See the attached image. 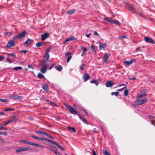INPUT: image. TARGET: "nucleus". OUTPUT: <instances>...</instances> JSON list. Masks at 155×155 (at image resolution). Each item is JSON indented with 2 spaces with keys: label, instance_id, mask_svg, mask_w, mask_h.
Listing matches in <instances>:
<instances>
[{
  "label": "nucleus",
  "instance_id": "obj_1",
  "mask_svg": "<svg viewBox=\"0 0 155 155\" xmlns=\"http://www.w3.org/2000/svg\"><path fill=\"white\" fill-rule=\"evenodd\" d=\"M47 140V141L49 142H51L52 143V144H54L55 146H56L58 148H60V149L63 150L64 149L58 143H57L55 141H54L53 140H51L49 139H48L45 138V137L44 138H41V137H40L39 138V140H41L42 141H43L44 140Z\"/></svg>",
  "mask_w": 155,
  "mask_h": 155
},
{
  "label": "nucleus",
  "instance_id": "obj_2",
  "mask_svg": "<svg viewBox=\"0 0 155 155\" xmlns=\"http://www.w3.org/2000/svg\"><path fill=\"white\" fill-rule=\"evenodd\" d=\"M28 34L26 31H22L19 33L18 35H15L13 37V39L15 40L17 39H21L25 37Z\"/></svg>",
  "mask_w": 155,
  "mask_h": 155
},
{
  "label": "nucleus",
  "instance_id": "obj_3",
  "mask_svg": "<svg viewBox=\"0 0 155 155\" xmlns=\"http://www.w3.org/2000/svg\"><path fill=\"white\" fill-rule=\"evenodd\" d=\"M64 105L68 109L71 114H78V112L71 106L65 103L64 104Z\"/></svg>",
  "mask_w": 155,
  "mask_h": 155
},
{
  "label": "nucleus",
  "instance_id": "obj_4",
  "mask_svg": "<svg viewBox=\"0 0 155 155\" xmlns=\"http://www.w3.org/2000/svg\"><path fill=\"white\" fill-rule=\"evenodd\" d=\"M31 150V148L27 147H19L15 151L16 153L21 152L23 151H28Z\"/></svg>",
  "mask_w": 155,
  "mask_h": 155
},
{
  "label": "nucleus",
  "instance_id": "obj_5",
  "mask_svg": "<svg viewBox=\"0 0 155 155\" xmlns=\"http://www.w3.org/2000/svg\"><path fill=\"white\" fill-rule=\"evenodd\" d=\"M147 100V98H145L144 99H137L135 101L136 103L139 105H141L144 103Z\"/></svg>",
  "mask_w": 155,
  "mask_h": 155
},
{
  "label": "nucleus",
  "instance_id": "obj_6",
  "mask_svg": "<svg viewBox=\"0 0 155 155\" xmlns=\"http://www.w3.org/2000/svg\"><path fill=\"white\" fill-rule=\"evenodd\" d=\"M109 55L107 53L104 54V56L102 58V59L104 60L103 63H107L108 62V59L109 58Z\"/></svg>",
  "mask_w": 155,
  "mask_h": 155
},
{
  "label": "nucleus",
  "instance_id": "obj_7",
  "mask_svg": "<svg viewBox=\"0 0 155 155\" xmlns=\"http://www.w3.org/2000/svg\"><path fill=\"white\" fill-rule=\"evenodd\" d=\"M13 40L12 41H9L6 45V47L8 48H10L11 46H14L15 45V41Z\"/></svg>",
  "mask_w": 155,
  "mask_h": 155
},
{
  "label": "nucleus",
  "instance_id": "obj_8",
  "mask_svg": "<svg viewBox=\"0 0 155 155\" xmlns=\"http://www.w3.org/2000/svg\"><path fill=\"white\" fill-rule=\"evenodd\" d=\"M49 34L48 33H45L43 34H42L41 35V40L42 41H45L47 38H48L49 36Z\"/></svg>",
  "mask_w": 155,
  "mask_h": 155
},
{
  "label": "nucleus",
  "instance_id": "obj_9",
  "mask_svg": "<svg viewBox=\"0 0 155 155\" xmlns=\"http://www.w3.org/2000/svg\"><path fill=\"white\" fill-rule=\"evenodd\" d=\"M82 78L84 81V82H86L90 78V76L87 73H86L83 75Z\"/></svg>",
  "mask_w": 155,
  "mask_h": 155
},
{
  "label": "nucleus",
  "instance_id": "obj_10",
  "mask_svg": "<svg viewBox=\"0 0 155 155\" xmlns=\"http://www.w3.org/2000/svg\"><path fill=\"white\" fill-rule=\"evenodd\" d=\"M20 142L21 143H23L25 144H28L30 145H31L33 146L34 145L35 143H34L31 142H30L28 141H27L25 140H20Z\"/></svg>",
  "mask_w": 155,
  "mask_h": 155
},
{
  "label": "nucleus",
  "instance_id": "obj_11",
  "mask_svg": "<svg viewBox=\"0 0 155 155\" xmlns=\"http://www.w3.org/2000/svg\"><path fill=\"white\" fill-rule=\"evenodd\" d=\"M135 59H132L129 61H125L124 64L126 65L129 66L136 61Z\"/></svg>",
  "mask_w": 155,
  "mask_h": 155
},
{
  "label": "nucleus",
  "instance_id": "obj_12",
  "mask_svg": "<svg viewBox=\"0 0 155 155\" xmlns=\"http://www.w3.org/2000/svg\"><path fill=\"white\" fill-rule=\"evenodd\" d=\"M145 40L146 41L151 44H155V42L151 38L146 37L145 38Z\"/></svg>",
  "mask_w": 155,
  "mask_h": 155
},
{
  "label": "nucleus",
  "instance_id": "obj_13",
  "mask_svg": "<svg viewBox=\"0 0 155 155\" xmlns=\"http://www.w3.org/2000/svg\"><path fill=\"white\" fill-rule=\"evenodd\" d=\"M43 66L42 67L41 69V71L43 73H45L46 72L48 67L47 65L44 64V65H43Z\"/></svg>",
  "mask_w": 155,
  "mask_h": 155
},
{
  "label": "nucleus",
  "instance_id": "obj_14",
  "mask_svg": "<svg viewBox=\"0 0 155 155\" xmlns=\"http://www.w3.org/2000/svg\"><path fill=\"white\" fill-rule=\"evenodd\" d=\"M75 39V38L72 36H71L69 37V38H67L63 42V44H64L67 43L69 41H71L73 40H74Z\"/></svg>",
  "mask_w": 155,
  "mask_h": 155
},
{
  "label": "nucleus",
  "instance_id": "obj_15",
  "mask_svg": "<svg viewBox=\"0 0 155 155\" xmlns=\"http://www.w3.org/2000/svg\"><path fill=\"white\" fill-rule=\"evenodd\" d=\"M50 57L49 54H45V55L43 59V61L42 63H41V65H44V63L45 62V61L47 60H48L49 59Z\"/></svg>",
  "mask_w": 155,
  "mask_h": 155
},
{
  "label": "nucleus",
  "instance_id": "obj_16",
  "mask_svg": "<svg viewBox=\"0 0 155 155\" xmlns=\"http://www.w3.org/2000/svg\"><path fill=\"white\" fill-rule=\"evenodd\" d=\"M71 52H68L66 53V56L68 57L67 62L68 63L72 58Z\"/></svg>",
  "mask_w": 155,
  "mask_h": 155
},
{
  "label": "nucleus",
  "instance_id": "obj_17",
  "mask_svg": "<svg viewBox=\"0 0 155 155\" xmlns=\"http://www.w3.org/2000/svg\"><path fill=\"white\" fill-rule=\"evenodd\" d=\"M42 87L43 90L45 91L46 92H48L49 90L48 85L47 84H45L42 85Z\"/></svg>",
  "mask_w": 155,
  "mask_h": 155
},
{
  "label": "nucleus",
  "instance_id": "obj_18",
  "mask_svg": "<svg viewBox=\"0 0 155 155\" xmlns=\"http://www.w3.org/2000/svg\"><path fill=\"white\" fill-rule=\"evenodd\" d=\"M107 87H110L113 85V82L110 81H107L105 84Z\"/></svg>",
  "mask_w": 155,
  "mask_h": 155
},
{
  "label": "nucleus",
  "instance_id": "obj_19",
  "mask_svg": "<svg viewBox=\"0 0 155 155\" xmlns=\"http://www.w3.org/2000/svg\"><path fill=\"white\" fill-rule=\"evenodd\" d=\"M129 9L133 13H135L136 11L135 8L131 5H130L129 6Z\"/></svg>",
  "mask_w": 155,
  "mask_h": 155
},
{
  "label": "nucleus",
  "instance_id": "obj_20",
  "mask_svg": "<svg viewBox=\"0 0 155 155\" xmlns=\"http://www.w3.org/2000/svg\"><path fill=\"white\" fill-rule=\"evenodd\" d=\"M32 41H33L32 40L28 38L26 41L24 42V45H26L27 46H28L29 44Z\"/></svg>",
  "mask_w": 155,
  "mask_h": 155
},
{
  "label": "nucleus",
  "instance_id": "obj_21",
  "mask_svg": "<svg viewBox=\"0 0 155 155\" xmlns=\"http://www.w3.org/2000/svg\"><path fill=\"white\" fill-rule=\"evenodd\" d=\"M18 119V117L17 116L14 115L11 117V119L13 121H15L17 120Z\"/></svg>",
  "mask_w": 155,
  "mask_h": 155
},
{
  "label": "nucleus",
  "instance_id": "obj_22",
  "mask_svg": "<svg viewBox=\"0 0 155 155\" xmlns=\"http://www.w3.org/2000/svg\"><path fill=\"white\" fill-rule=\"evenodd\" d=\"M45 43V42H38L36 43V46L37 47L41 46L43 45H44Z\"/></svg>",
  "mask_w": 155,
  "mask_h": 155
},
{
  "label": "nucleus",
  "instance_id": "obj_23",
  "mask_svg": "<svg viewBox=\"0 0 155 155\" xmlns=\"http://www.w3.org/2000/svg\"><path fill=\"white\" fill-rule=\"evenodd\" d=\"M56 70H58L59 71H61L63 67L62 66L60 65H58L55 67Z\"/></svg>",
  "mask_w": 155,
  "mask_h": 155
},
{
  "label": "nucleus",
  "instance_id": "obj_24",
  "mask_svg": "<svg viewBox=\"0 0 155 155\" xmlns=\"http://www.w3.org/2000/svg\"><path fill=\"white\" fill-rule=\"evenodd\" d=\"M102 153L104 155H111L110 152L105 150H102Z\"/></svg>",
  "mask_w": 155,
  "mask_h": 155
},
{
  "label": "nucleus",
  "instance_id": "obj_25",
  "mask_svg": "<svg viewBox=\"0 0 155 155\" xmlns=\"http://www.w3.org/2000/svg\"><path fill=\"white\" fill-rule=\"evenodd\" d=\"M147 94H143L141 93V94L137 96V98H140L143 97H145L146 96Z\"/></svg>",
  "mask_w": 155,
  "mask_h": 155
},
{
  "label": "nucleus",
  "instance_id": "obj_26",
  "mask_svg": "<svg viewBox=\"0 0 155 155\" xmlns=\"http://www.w3.org/2000/svg\"><path fill=\"white\" fill-rule=\"evenodd\" d=\"M36 133H39L41 134H44V135L46 136H47V135H48V133H47L45 132H43L42 131H36Z\"/></svg>",
  "mask_w": 155,
  "mask_h": 155
},
{
  "label": "nucleus",
  "instance_id": "obj_27",
  "mask_svg": "<svg viewBox=\"0 0 155 155\" xmlns=\"http://www.w3.org/2000/svg\"><path fill=\"white\" fill-rule=\"evenodd\" d=\"M17 95H16L15 94H10L9 95V97L13 98L15 99H17Z\"/></svg>",
  "mask_w": 155,
  "mask_h": 155
},
{
  "label": "nucleus",
  "instance_id": "obj_28",
  "mask_svg": "<svg viewBox=\"0 0 155 155\" xmlns=\"http://www.w3.org/2000/svg\"><path fill=\"white\" fill-rule=\"evenodd\" d=\"M90 82L92 83L95 84L96 86H97L98 84V81L96 80H93L91 81Z\"/></svg>",
  "mask_w": 155,
  "mask_h": 155
},
{
  "label": "nucleus",
  "instance_id": "obj_29",
  "mask_svg": "<svg viewBox=\"0 0 155 155\" xmlns=\"http://www.w3.org/2000/svg\"><path fill=\"white\" fill-rule=\"evenodd\" d=\"M75 12V10L74 9H72L71 10L68 11L67 12V13L68 14H71L74 13Z\"/></svg>",
  "mask_w": 155,
  "mask_h": 155
},
{
  "label": "nucleus",
  "instance_id": "obj_30",
  "mask_svg": "<svg viewBox=\"0 0 155 155\" xmlns=\"http://www.w3.org/2000/svg\"><path fill=\"white\" fill-rule=\"evenodd\" d=\"M118 38L119 39H122L124 38H127V36L126 35H123V36H118Z\"/></svg>",
  "mask_w": 155,
  "mask_h": 155
},
{
  "label": "nucleus",
  "instance_id": "obj_31",
  "mask_svg": "<svg viewBox=\"0 0 155 155\" xmlns=\"http://www.w3.org/2000/svg\"><path fill=\"white\" fill-rule=\"evenodd\" d=\"M37 76L38 78L41 79L43 78H44V76L41 73H39L38 74Z\"/></svg>",
  "mask_w": 155,
  "mask_h": 155
},
{
  "label": "nucleus",
  "instance_id": "obj_32",
  "mask_svg": "<svg viewBox=\"0 0 155 155\" xmlns=\"http://www.w3.org/2000/svg\"><path fill=\"white\" fill-rule=\"evenodd\" d=\"M34 146H37V147H40L42 148L43 149H45V147L44 146H41L40 145L36 143H35Z\"/></svg>",
  "mask_w": 155,
  "mask_h": 155
},
{
  "label": "nucleus",
  "instance_id": "obj_33",
  "mask_svg": "<svg viewBox=\"0 0 155 155\" xmlns=\"http://www.w3.org/2000/svg\"><path fill=\"white\" fill-rule=\"evenodd\" d=\"M22 67H15L14 68V70L15 71H18L19 70L21 69H22Z\"/></svg>",
  "mask_w": 155,
  "mask_h": 155
},
{
  "label": "nucleus",
  "instance_id": "obj_34",
  "mask_svg": "<svg viewBox=\"0 0 155 155\" xmlns=\"http://www.w3.org/2000/svg\"><path fill=\"white\" fill-rule=\"evenodd\" d=\"M68 128L70 130H72L73 132L75 133L76 132V130L75 129V128L74 127H68Z\"/></svg>",
  "mask_w": 155,
  "mask_h": 155
},
{
  "label": "nucleus",
  "instance_id": "obj_35",
  "mask_svg": "<svg viewBox=\"0 0 155 155\" xmlns=\"http://www.w3.org/2000/svg\"><path fill=\"white\" fill-rule=\"evenodd\" d=\"M111 94L112 96L115 95V96H117L119 94V92H112L111 93Z\"/></svg>",
  "mask_w": 155,
  "mask_h": 155
},
{
  "label": "nucleus",
  "instance_id": "obj_36",
  "mask_svg": "<svg viewBox=\"0 0 155 155\" xmlns=\"http://www.w3.org/2000/svg\"><path fill=\"white\" fill-rule=\"evenodd\" d=\"M128 93H129V90H128L127 89H125L124 91V95L125 96H127L128 94Z\"/></svg>",
  "mask_w": 155,
  "mask_h": 155
},
{
  "label": "nucleus",
  "instance_id": "obj_37",
  "mask_svg": "<svg viewBox=\"0 0 155 155\" xmlns=\"http://www.w3.org/2000/svg\"><path fill=\"white\" fill-rule=\"evenodd\" d=\"M8 57H12L14 58H15L16 57V55L15 54H8Z\"/></svg>",
  "mask_w": 155,
  "mask_h": 155
},
{
  "label": "nucleus",
  "instance_id": "obj_38",
  "mask_svg": "<svg viewBox=\"0 0 155 155\" xmlns=\"http://www.w3.org/2000/svg\"><path fill=\"white\" fill-rule=\"evenodd\" d=\"M90 49L94 53H96V51L94 50V48L93 45H92L90 48Z\"/></svg>",
  "mask_w": 155,
  "mask_h": 155
},
{
  "label": "nucleus",
  "instance_id": "obj_39",
  "mask_svg": "<svg viewBox=\"0 0 155 155\" xmlns=\"http://www.w3.org/2000/svg\"><path fill=\"white\" fill-rule=\"evenodd\" d=\"M14 110V109L13 108H6L4 109V110L5 111H13Z\"/></svg>",
  "mask_w": 155,
  "mask_h": 155
},
{
  "label": "nucleus",
  "instance_id": "obj_40",
  "mask_svg": "<svg viewBox=\"0 0 155 155\" xmlns=\"http://www.w3.org/2000/svg\"><path fill=\"white\" fill-rule=\"evenodd\" d=\"M51 47H49L46 50V54H49V52L50 51V49H51Z\"/></svg>",
  "mask_w": 155,
  "mask_h": 155
},
{
  "label": "nucleus",
  "instance_id": "obj_41",
  "mask_svg": "<svg viewBox=\"0 0 155 155\" xmlns=\"http://www.w3.org/2000/svg\"><path fill=\"white\" fill-rule=\"evenodd\" d=\"M113 23H115V24L118 25H120V23L119 21H118L116 20H114V22Z\"/></svg>",
  "mask_w": 155,
  "mask_h": 155
},
{
  "label": "nucleus",
  "instance_id": "obj_42",
  "mask_svg": "<svg viewBox=\"0 0 155 155\" xmlns=\"http://www.w3.org/2000/svg\"><path fill=\"white\" fill-rule=\"evenodd\" d=\"M82 120L84 123H85L87 124H88L87 123V120L85 119L84 118H83V119Z\"/></svg>",
  "mask_w": 155,
  "mask_h": 155
},
{
  "label": "nucleus",
  "instance_id": "obj_43",
  "mask_svg": "<svg viewBox=\"0 0 155 155\" xmlns=\"http://www.w3.org/2000/svg\"><path fill=\"white\" fill-rule=\"evenodd\" d=\"M77 115L78 116L79 118L81 120H82L83 119V118H84V117H83V116L80 115V114H78H78H77Z\"/></svg>",
  "mask_w": 155,
  "mask_h": 155
},
{
  "label": "nucleus",
  "instance_id": "obj_44",
  "mask_svg": "<svg viewBox=\"0 0 155 155\" xmlns=\"http://www.w3.org/2000/svg\"><path fill=\"white\" fill-rule=\"evenodd\" d=\"M81 49L84 51H87V48L83 46L81 47Z\"/></svg>",
  "mask_w": 155,
  "mask_h": 155
},
{
  "label": "nucleus",
  "instance_id": "obj_45",
  "mask_svg": "<svg viewBox=\"0 0 155 155\" xmlns=\"http://www.w3.org/2000/svg\"><path fill=\"white\" fill-rule=\"evenodd\" d=\"M2 129H4V130H7V128H5L3 127H2L1 126V125H0V130H2Z\"/></svg>",
  "mask_w": 155,
  "mask_h": 155
},
{
  "label": "nucleus",
  "instance_id": "obj_46",
  "mask_svg": "<svg viewBox=\"0 0 155 155\" xmlns=\"http://www.w3.org/2000/svg\"><path fill=\"white\" fill-rule=\"evenodd\" d=\"M84 67H85V64H83L81 66L80 68V69L81 70H84Z\"/></svg>",
  "mask_w": 155,
  "mask_h": 155
},
{
  "label": "nucleus",
  "instance_id": "obj_47",
  "mask_svg": "<svg viewBox=\"0 0 155 155\" xmlns=\"http://www.w3.org/2000/svg\"><path fill=\"white\" fill-rule=\"evenodd\" d=\"M99 48L101 50H104V45H101L99 47Z\"/></svg>",
  "mask_w": 155,
  "mask_h": 155
},
{
  "label": "nucleus",
  "instance_id": "obj_48",
  "mask_svg": "<svg viewBox=\"0 0 155 155\" xmlns=\"http://www.w3.org/2000/svg\"><path fill=\"white\" fill-rule=\"evenodd\" d=\"M146 89H145L142 91L141 92V93L143 94H146L145 93H146Z\"/></svg>",
  "mask_w": 155,
  "mask_h": 155
},
{
  "label": "nucleus",
  "instance_id": "obj_49",
  "mask_svg": "<svg viewBox=\"0 0 155 155\" xmlns=\"http://www.w3.org/2000/svg\"><path fill=\"white\" fill-rule=\"evenodd\" d=\"M17 99H19L20 100H21L23 98V97L22 96H19L17 95Z\"/></svg>",
  "mask_w": 155,
  "mask_h": 155
},
{
  "label": "nucleus",
  "instance_id": "obj_50",
  "mask_svg": "<svg viewBox=\"0 0 155 155\" xmlns=\"http://www.w3.org/2000/svg\"><path fill=\"white\" fill-rule=\"evenodd\" d=\"M31 137L32 138H34L35 139H36L37 140H39V137H37L35 136H31Z\"/></svg>",
  "mask_w": 155,
  "mask_h": 155
},
{
  "label": "nucleus",
  "instance_id": "obj_51",
  "mask_svg": "<svg viewBox=\"0 0 155 155\" xmlns=\"http://www.w3.org/2000/svg\"><path fill=\"white\" fill-rule=\"evenodd\" d=\"M27 51L26 50H21L20 51V52L23 53L25 54H26Z\"/></svg>",
  "mask_w": 155,
  "mask_h": 155
},
{
  "label": "nucleus",
  "instance_id": "obj_52",
  "mask_svg": "<svg viewBox=\"0 0 155 155\" xmlns=\"http://www.w3.org/2000/svg\"><path fill=\"white\" fill-rule=\"evenodd\" d=\"M0 134L3 135H7V134L5 132H0Z\"/></svg>",
  "mask_w": 155,
  "mask_h": 155
},
{
  "label": "nucleus",
  "instance_id": "obj_53",
  "mask_svg": "<svg viewBox=\"0 0 155 155\" xmlns=\"http://www.w3.org/2000/svg\"><path fill=\"white\" fill-rule=\"evenodd\" d=\"M48 148L50 150H51L52 152H54V153H56V152L57 151H56V150H54L52 149H51V148H50V147H48Z\"/></svg>",
  "mask_w": 155,
  "mask_h": 155
},
{
  "label": "nucleus",
  "instance_id": "obj_54",
  "mask_svg": "<svg viewBox=\"0 0 155 155\" xmlns=\"http://www.w3.org/2000/svg\"><path fill=\"white\" fill-rule=\"evenodd\" d=\"M7 61L10 63H11L12 62V61L11 59H10L9 58H7Z\"/></svg>",
  "mask_w": 155,
  "mask_h": 155
},
{
  "label": "nucleus",
  "instance_id": "obj_55",
  "mask_svg": "<svg viewBox=\"0 0 155 155\" xmlns=\"http://www.w3.org/2000/svg\"><path fill=\"white\" fill-rule=\"evenodd\" d=\"M0 101L2 102H5L7 101L5 99H2L0 98Z\"/></svg>",
  "mask_w": 155,
  "mask_h": 155
},
{
  "label": "nucleus",
  "instance_id": "obj_56",
  "mask_svg": "<svg viewBox=\"0 0 155 155\" xmlns=\"http://www.w3.org/2000/svg\"><path fill=\"white\" fill-rule=\"evenodd\" d=\"M92 153L93 155H96V152L94 150H92Z\"/></svg>",
  "mask_w": 155,
  "mask_h": 155
},
{
  "label": "nucleus",
  "instance_id": "obj_57",
  "mask_svg": "<svg viewBox=\"0 0 155 155\" xmlns=\"http://www.w3.org/2000/svg\"><path fill=\"white\" fill-rule=\"evenodd\" d=\"M107 21L110 23H113L114 22V20L112 19H109V20H107Z\"/></svg>",
  "mask_w": 155,
  "mask_h": 155
},
{
  "label": "nucleus",
  "instance_id": "obj_58",
  "mask_svg": "<svg viewBox=\"0 0 155 155\" xmlns=\"http://www.w3.org/2000/svg\"><path fill=\"white\" fill-rule=\"evenodd\" d=\"M93 131L94 133H97L98 132V131L97 130V129L96 128L94 129Z\"/></svg>",
  "mask_w": 155,
  "mask_h": 155
},
{
  "label": "nucleus",
  "instance_id": "obj_59",
  "mask_svg": "<svg viewBox=\"0 0 155 155\" xmlns=\"http://www.w3.org/2000/svg\"><path fill=\"white\" fill-rule=\"evenodd\" d=\"M4 57L3 56H0V61H1L2 59L4 58Z\"/></svg>",
  "mask_w": 155,
  "mask_h": 155
},
{
  "label": "nucleus",
  "instance_id": "obj_60",
  "mask_svg": "<svg viewBox=\"0 0 155 155\" xmlns=\"http://www.w3.org/2000/svg\"><path fill=\"white\" fill-rule=\"evenodd\" d=\"M94 35H98V33H97V31H95L94 33Z\"/></svg>",
  "mask_w": 155,
  "mask_h": 155
},
{
  "label": "nucleus",
  "instance_id": "obj_61",
  "mask_svg": "<svg viewBox=\"0 0 155 155\" xmlns=\"http://www.w3.org/2000/svg\"><path fill=\"white\" fill-rule=\"evenodd\" d=\"M129 79L130 80H134L136 79V77H134L130 78Z\"/></svg>",
  "mask_w": 155,
  "mask_h": 155
},
{
  "label": "nucleus",
  "instance_id": "obj_62",
  "mask_svg": "<svg viewBox=\"0 0 155 155\" xmlns=\"http://www.w3.org/2000/svg\"><path fill=\"white\" fill-rule=\"evenodd\" d=\"M28 68H31L32 69H33V67L31 65H28Z\"/></svg>",
  "mask_w": 155,
  "mask_h": 155
},
{
  "label": "nucleus",
  "instance_id": "obj_63",
  "mask_svg": "<svg viewBox=\"0 0 155 155\" xmlns=\"http://www.w3.org/2000/svg\"><path fill=\"white\" fill-rule=\"evenodd\" d=\"M47 137H49L50 138H51V139H53V138H54L52 136H51L49 134H48V135H47Z\"/></svg>",
  "mask_w": 155,
  "mask_h": 155
},
{
  "label": "nucleus",
  "instance_id": "obj_64",
  "mask_svg": "<svg viewBox=\"0 0 155 155\" xmlns=\"http://www.w3.org/2000/svg\"><path fill=\"white\" fill-rule=\"evenodd\" d=\"M125 87H123L121 89H118V90H117V91H121Z\"/></svg>",
  "mask_w": 155,
  "mask_h": 155
}]
</instances>
